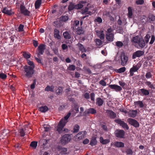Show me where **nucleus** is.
Returning <instances> with one entry per match:
<instances>
[{"instance_id": "f257e3e1", "label": "nucleus", "mask_w": 155, "mask_h": 155, "mask_svg": "<svg viewBox=\"0 0 155 155\" xmlns=\"http://www.w3.org/2000/svg\"><path fill=\"white\" fill-rule=\"evenodd\" d=\"M79 111L78 106V105L75 104L74 105L73 109L70 110V112L64 117V118L60 120L57 126L55 127V130L59 133H61L63 131L64 127L68 122V120L70 117L71 114L75 115L76 113H78Z\"/></svg>"}, {"instance_id": "f03ea898", "label": "nucleus", "mask_w": 155, "mask_h": 155, "mask_svg": "<svg viewBox=\"0 0 155 155\" xmlns=\"http://www.w3.org/2000/svg\"><path fill=\"white\" fill-rule=\"evenodd\" d=\"M34 67L33 66H25L24 67L25 75L26 77L30 78L32 77L34 73Z\"/></svg>"}, {"instance_id": "7ed1b4c3", "label": "nucleus", "mask_w": 155, "mask_h": 155, "mask_svg": "<svg viewBox=\"0 0 155 155\" xmlns=\"http://www.w3.org/2000/svg\"><path fill=\"white\" fill-rule=\"evenodd\" d=\"M87 133L85 131H82L79 132L74 137L76 141H79L84 138L86 135Z\"/></svg>"}, {"instance_id": "20e7f679", "label": "nucleus", "mask_w": 155, "mask_h": 155, "mask_svg": "<svg viewBox=\"0 0 155 155\" xmlns=\"http://www.w3.org/2000/svg\"><path fill=\"white\" fill-rule=\"evenodd\" d=\"M71 140V137L69 135L65 134L62 137L61 142L63 144L65 145L70 142Z\"/></svg>"}, {"instance_id": "39448f33", "label": "nucleus", "mask_w": 155, "mask_h": 155, "mask_svg": "<svg viewBox=\"0 0 155 155\" xmlns=\"http://www.w3.org/2000/svg\"><path fill=\"white\" fill-rule=\"evenodd\" d=\"M129 123L135 127H138L139 126V123L135 120L129 118L127 120Z\"/></svg>"}, {"instance_id": "423d86ee", "label": "nucleus", "mask_w": 155, "mask_h": 155, "mask_svg": "<svg viewBox=\"0 0 155 155\" xmlns=\"http://www.w3.org/2000/svg\"><path fill=\"white\" fill-rule=\"evenodd\" d=\"M116 122L120 124V126L126 130H128L129 127L127 124L120 119L116 120H115Z\"/></svg>"}, {"instance_id": "0eeeda50", "label": "nucleus", "mask_w": 155, "mask_h": 155, "mask_svg": "<svg viewBox=\"0 0 155 155\" xmlns=\"http://www.w3.org/2000/svg\"><path fill=\"white\" fill-rule=\"evenodd\" d=\"M115 134L117 137L123 138L124 136L125 132L123 130H117L115 131Z\"/></svg>"}, {"instance_id": "6e6552de", "label": "nucleus", "mask_w": 155, "mask_h": 155, "mask_svg": "<svg viewBox=\"0 0 155 155\" xmlns=\"http://www.w3.org/2000/svg\"><path fill=\"white\" fill-rule=\"evenodd\" d=\"M21 13L25 16H29L30 12L26 9L25 6L22 5H21L20 6Z\"/></svg>"}, {"instance_id": "1a4fd4ad", "label": "nucleus", "mask_w": 155, "mask_h": 155, "mask_svg": "<svg viewBox=\"0 0 155 155\" xmlns=\"http://www.w3.org/2000/svg\"><path fill=\"white\" fill-rule=\"evenodd\" d=\"M45 45L44 44H41L38 47V56L42 55L45 49Z\"/></svg>"}, {"instance_id": "9d476101", "label": "nucleus", "mask_w": 155, "mask_h": 155, "mask_svg": "<svg viewBox=\"0 0 155 155\" xmlns=\"http://www.w3.org/2000/svg\"><path fill=\"white\" fill-rule=\"evenodd\" d=\"M106 113L107 114L108 116L111 119H114L116 117V114L111 110H106Z\"/></svg>"}, {"instance_id": "9b49d317", "label": "nucleus", "mask_w": 155, "mask_h": 155, "mask_svg": "<svg viewBox=\"0 0 155 155\" xmlns=\"http://www.w3.org/2000/svg\"><path fill=\"white\" fill-rule=\"evenodd\" d=\"M121 59V64L123 66H125L127 63L128 61V58L124 54H122L120 56Z\"/></svg>"}, {"instance_id": "f8f14e48", "label": "nucleus", "mask_w": 155, "mask_h": 155, "mask_svg": "<svg viewBox=\"0 0 155 155\" xmlns=\"http://www.w3.org/2000/svg\"><path fill=\"white\" fill-rule=\"evenodd\" d=\"M144 54V52L142 51H137L134 52L133 54L132 57L133 59H135L137 57H140L141 56L143 55Z\"/></svg>"}, {"instance_id": "ddd939ff", "label": "nucleus", "mask_w": 155, "mask_h": 155, "mask_svg": "<svg viewBox=\"0 0 155 155\" xmlns=\"http://www.w3.org/2000/svg\"><path fill=\"white\" fill-rule=\"evenodd\" d=\"M58 151L59 152V154L61 155L67 154L68 150L67 148L62 147L59 146L58 147Z\"/></svg>"}, {"instance_id": "4468645a", "label": "nucleus", "mask_w": 155, "mask_h": 155, "mask_svg": "<svg viewBox=\"0 0 155 155\" xmlns=\"http://www.w3.org/2000/svg\"><path fill=\"white\" fill-rule=\"evenodd\" d=\"M109 87L112 89L116 91H119L122 90V88L120 86L116 84L110 85Z\"/></svg>"}, {"instance_id": "2eb2a0df", "label": "nucleus", "mask_w": 155, "mask_h": 155, "mask_svg": "<svg viewBox=\"0 0 155 155\" xmlns=\"http://www.w3.org/2000/svg\"><path fill=\"white\" fill-rule=\"evenodd\" d=\"M137 112V110H130L128 111V114L129 117L134 118L136 116Z\"/></svg>"}, {"instance_id": "dca6fc26", "label": "nucleus", "mask_w": 155, "mask_h": 155, "mask_svg": "<svg viewBox=\"0 0 155 155\" xmlns=\"http://www.w3.org/2000/svg\"><path fill=\"white\" fill-rule=\"evenodd\" d=\"M2 12L8 15H11L14 14L11 9L8 10L7 8H5L2 10Z\"/></svg>"}, {"instance_id": "f3484780", "label": "nucleus", "mask_w": 155, "mask_h": 155, "mask_svg": "<svg viewBox=\"0 0 155 155\" xmlns=\"http://www.w3.org/2000/svg\"><path fill=\"white\" fill-rule=\"evenodd\" d=\"M81 13L83 15L89 14L90 15H91L92 14L91 11L89 10L88 8L87 7H85L83 8L82 10Z\"/></svg>"}, {"instance_id": "a211bd4d", "label": "nucleus", "mask_w": 155, "mask_h": 155, "mask_svg": "<svg viewBox=\"0 0 155 155\" xmlns=\"http://www.w3.org/2000/svg\"><path fill=\"white\" fill-rule=\"evenodd\" d=\"M114 34H111L106 35V38L109 41H114Z\"/></svg>"}, {"instance_id": "6ab92c4d", "label": "nucleus", "mask_w": 155, "mask_h": 155, "mask_svg": "<svg viewBox=\"0 0 155 155\" xmlns=\"http://www.w3.org/2000/svg\"><path fill=\"white\" fill-rule=\"evenodd\" d=\"M96 34L98 37L101 39L103 40L104 38V34L103 31H96Z\"/></svg>"}, {"instance_id": "aec40b11", "label": "nucleus", "mask_w": 155, "mask_h": 155, "mask_svg": "<svg viewBox=\"0 0 155 155\" xmlns=\"http://www.w3.org/2000/svg\"><path fill=\"white\" fill-rule=\"evenodd\" d=\"M84 113L86 114H94L96 113V110L94 108H90L85 110Z\"/></svg>"}, {"instance_id": "412c9836", "label": "nucleus", "mask_w": 155, "mask_h": 155, "mask_svg": "<svg viewBox=\"0 0 155 155\" xmlns=\"http://www.w3.org/2000/svg\"><path fill=\"white\" fill-rule=\"evenodd\" d=\"M140 91L142 93V94H140L141 95H148L149 94V91L148 90L144 89L142 88L139 89L138 91V92H140Z\"/></svg>"}, {"instance_id": "4be33fe9", "label": "nucleus", "mask_w": 155, "mask_h": 155, "mask_svg": "<svg viewBox=\"0 0 155 155\" xmlns=\"http://www.w3.org/2000/svg\"><path fill=\"white\" fill-rule=\"evenodd\" d=\"M100 141L103 144H105L109 143L110 140L108 139H104L103 137H101L100 138Z\"/></svg>"}, {"instance_id": "5701e85b", "label": "nucleus", "mask_w": 155, "mask_h": 155, "mask_svg": "<svg viewBox=\"0 0 155 155\" xmlns=\"http://www.w3.org/2000/svg\"><path fill=\"white\" fill-rule=\"evenodd\" d=\"M97 143V141L96 140V137H93L91 140L90 144L92 146L95 145Z\"/></svg>"}, {"instance_id": "b1692460", "label": "nucleus", "mask_w": 155, "mask_h": 155, "mask_svg": "<svg viewBox=\"0 0 155 155\" xmlns=\"http://www.w3.org/2000/svg\"><path fill=\"white\" fill-rule=\"evenodd\" d=\"M59 31L58 30L55 29L54 30V38L58 39H61V36L59 34Z\"/></svg>"}, {"instance_id": "393cba45", "label": "nucleus", "mask_w": 155, "mask_h": 155, "mask_svg": "<svg viewBox=\"0 0 155 155\" xmlns=\"http://www.w3.org/2000/svg\"><path fill=\"white\" fill-rule=\"evenodd\" d=\"M42 3V0H37L35 3V8L36 9H38L39 8Z\"/></svg>"}, {"instance_id": "a878e982", "label": "nucleus", "mask_w": 155, "mask_h": 155, "mask_svg": "<svg viewBox=\"0 0 155 155\" xmlns=\"http://www.w3.org/2000/svg\"><path fill=\"white\" fill-rule=\"evenodd\" d=\"M115 146L117 147H124V143L121 142H115L114 143Z\"/></svg>"}, {"instance_id": "bb28decb", "label": "nucleus", "mask_w": 155, "mask_h": 155, "mask_svg": "<svg viewBox=\"0 0 155 155\" xmlns=\"http://www.w3.org/2000/svg\"><path fill=\"white\" fill-rule=\"evenodd\" d=\"M140 65L139 64H137V65H134L133 67L130 68V70L134 72H136L140 68Z\"/></svg>"}, {"instance_id": "cd10ccee", "label": "nucleus", "mask_w": 155, "mask_h": 155, "mask_svg": "<svg viewBox=\"0 0 155 155\" xmlns=\"http://www.w3.org/2000/svg\"><path fill=\"white\" fill-rule=\"evenodd\" d=\"M134 104L135 105L139 106V107L140 108H142L144 106V104L142 101H136L134 102Z\"/></svg>"}, {"instance_id": "c85d7f7f", "label": "nucleus", "mask_w": 155, "mask_h": 155, "mask_svg": "<svg viewBox=\"0 0 155 155\" xmlns=\"http://www.w3.org/2000/svg\"><path fill=\"white\" fill-rule=\"evenodd\" d=\"M139 46L140 48H143L145 45L144 40L142 38H140L138 43Z\"/></svg>"}, {"instance_id": "c756f323", "label": "nucleus", "mask_w": 155, "mask_h": 155, "mask_svg": "<svg viewBox=\"0 0 155 155\" xmlns=\"http://www.w3.org/2000/svg\"><path fill=\"white\" fill-rule=\"evenodd\" d=\"M77 46L79 49L82 52H85L86 51V50L84 47L83 46L81 43H78L77 45Z\"/></svg>"}, {"instance_id": "7c9ffc66", "label": "nucleus", "mask_w": 155, "mask_h": 155, "mask_svg": "<svg viewBox=\"0 0 155 155\" xmlns=\"http://www.w3.org/2000/svg\"><path fill=\"white\" fill-rule=\"evenodd\" d=\"M96 104L98 105L99 106H101L103 104V100L100 97L97 98L96 99Z\"/></svg>"}, {"instance_id": "2f4dec72", "label": "nucleus", "mask_w": 155, "mask_h": 155, "mask_svg": "<svg viewBox=\"0 0 155 155\" xmlns=\"http://www.w3.org/2000/svg\"><path fill=\"white\" fill-rule=\"evenodd\" d=\"M48 108L46 106H41L39 108V110L42 112H45L48 110Z\"/></svg>"}, {"instance_id": "473e14b6", "label": "nucleus", "mask_w": 155, "mask_h": 155, "mask_svg": "<svg viewBox=\"0 0 155 155\" xmlns=\"http://www.w3.org/2000/svg\"><path fill=\"white\" fill-rule=\"evenodd\" d=\"M148 18L149 21L150 23H151L154 21L155 20V16L153 15H150L149 16Z\"/></svg>"}, {"instance_id": "72a5a7b5", "label": "nucleus", "mask_w": 155, "mask_h": 155, "mask_svg": "<svg viewBox=\"0 0 155 155\" xmlns=\"http://www.w3.org/2000/svg\"><path fill=\"white\" fill-rule=\"evenodd\" d=\"M54 87L53 86H48L45 89V91H50L53 92L54 91Z\"/></svg>"}, {"instance_id": "f704fd0d", "label": "nucleus", "mask_w": 155, "mask_h": 155, "mask_svg": "<svg viewBox=\"0 0 155 155\" xmlns=\"http://www.w3.org/2000/svg\"><path fill=\"white\" fill-rule=\"evenodd\" d=\"M63 35L64 38L67 39H69L71 38L70 35L67 31L64 32Z\"/></svg>"}, {"instance_id": "c9c22d12", "label": "nucleus", "mask_w": 155, "mask_h": 155, "mask_svg": "<svg viewBox=\"0 0 155 155\" xmlns=\"http://www.w3.org/2000/svg\"><path fill=\"white\" fill-rule=\"evenodd\" d=\"M133 15L132 9L131 7H129L128 8V16L130 18H132Z\"/></svg>"}, {"instance_id": "e433bc0d", "label": "nucleus", "mask_w": 155, "mask_h": 155, "mask_svg": "<svg viewBox=\"0 0 155 155\" xmlns=\"http://www.w3.org/2000/svg\"><path fill=\"white\" fill-rule=\"evenodd\" d=\"M38 142L36 141L32 142L30 144V146L34 149H36L37 146Z\"/></svg>"}, {"instance_id": "4c0bfd02", "label": "nucleus", "mask_w": 155, "mask_h": 155, "mask_svg": "<svg viewBox=\"0 0 155 155\" xmlns=\"http://www.w3.org/2000/svg\"><path fill=\"white\" fill-rule=\"evenodd\" d=\"M146 84L151 89H155V85L151 84L150 81H147L146 82Z\"/></svg>"}, {"instance_id": "58836bf2", "label": "nucleus", "mask_w": 155, "mask_h": 155, "mask_svg": "<svg viewBox=\"0 0 155 155\" xmlns=\"http://www.w3.org/2000/svg\"><path fill=\"white\" fill-rule=\"evenodd\" d=\"M140 39L138 36H136L133 38L132 41L135 43H138Z\"/></svg>"}, {"instance_id": "ea45409f", "label": "nucleus", "mask_w": 155, "mask_h": 155, "mask_svg": "<svg viewBox=\"0 0 155 155\" xmlns=\"http://www.w3.org/2000/svg\"><path fill=\"white\" fill-rule=\"evenodd\" d=\"M75 5L72 3H71L68 7V10L71 11L74 9H75Z\"/></svg>"}, {"instance_id": "a19ab883", "label": "nucleus", "mask_w": 155, "mask_h": 155, "mask_svg": "<svg viewBox=\"0 0 155 155\" xmlns=\"http://www.w3.org/2000/svg\"><path fill=\"white\" fill-rule=\"evenodd\" d=\"M63 88L61 87H59L56 90V92L57 94L60 95L61 94L63 91Z\"/></svg>"}, {"instance_id": "79ce46f5", "label": "nucleus", "mask_w": 155, "mask_h": 155, "mask_svg": "<svg viewBox=\"0 0 155 155\" xmlns=\"http://www.w3.org/2000/svg\"><path fill=\"white\" fill-rule=\"evenodd\" d=\"M7 76L5 74L2 73H1V80L2 79L4 81L7 78ZM1 82L3 83L2 81L1 80Z\"/></svg>"}, {"instance_id": "37998d69", "label": "nucleus", "mask_w": 155, "mask_h": 155, "mask_svg": "<svg viewBox=\"0 0 155 155\" xmlns=\"http://www.w3.org/2000/svg\"><path fill=\"white\" fill-rule=\"evenodd\" d=\"M114 30L110 27L107 29L106 31V34H114L113 32Z\"/></svg>"}, {"instance_id": "c03bdc74", "label": "nucleus", "mask_w": 155, "mask_h": 155, "mask_svg": "<svg viewBox=\"0 0 155 155\" xmlns=\"http://www.w3.org/2000/svg\"><path fill=\"white\" fill-rule=\"evenodd\" d=\"M68 17L67 16H63L60 18V20L63 22H65L68 20Z\"/></svg>"}, {"instance_id": "a18cd8bd", "label": "nucleus", "mask_w": 155, "mask_h": 155, "mask_svg": "<svg viewBox=\"0 0 155 155\" xmlns=\"http://www.w3.org/2000/svg\"><path fill=\"white\" fill-rule=\"evenodd\" d=\"M43 127L45 129V131H48L51 129L50 126L48 124H44L43 125Z\"/></svg>"}, {"instance_id": "49530a36", "label": "nucleus", "mask_w": 155, "mask_h": 155, "mask_svg": "<svg viewBox=\"0 0 155 155\" xmlns=\"http://www.w3.org/2000/svg\"><path fill=\"white\" fill-rule=\"evenodd\" d=\"M75 5V9H80L83 7V5L81 3H78Z\"/></svg>"}, {"instance_id": "de8ad7c7", "label": "nucleus", "mask_w": 155, "mask_h": 155, "mask_svg": "<svg viewBox=\"0 0 155 155\" xmlns=\"http://www.w3.org/2000/svg\"><path fill=\"white\" fill-rule=\"evenodd\" d=\"M96 45L98 46L101 45L102 44V42L99 39H96L95 40Z\"/></svg>"}, {"instance_id": "09e8293b", "label": "nucleus", "mask_w": 155, "mask_h": 155, "mask_svg": "<svg viewBox=\"0 0 155 155\" xmlns=\"http://www.w3.org/2000/svg\"><path fill=\"white\" fill-rule=\"evenodd\" d=\"M18 132L19 133L20 135L21 136L23 137L25 135V133L24 130L23 129H19L18 130Z\"/></svg>"}, {"instance_id": "8fccbe9b", "label": "nucleus", "mask_w": 155, "mask_h": 155, "mask_svg": "<svg viewBox=\"0 0 155 155\" xmlns=\"http://www.w3.org/2000/svg\"><path fill=\"white\" fill-rule=\"evenodd\" d=\"M77 30L76 31V33L78 35H81L83 33V31L82 29L80 28H77Z\"/></svg>"}, {"instance_id": "3c124183", "label": "nucleus", "mask_w": 155, "mask_h": 155, "mask_svg": "<svg viewBox=\"0 0 155 155\" xmlns=\"http://www.w3.org/2000/svg\"><path fill=\"white\" fill-rule=\"evenodd\" d=\"M79 127L78 125H76L74 127V133H76L78 132V130H79Z\"/></svg>"}, {"instance_id": "603ef678", "label": "nucleus", "mask_w": 155, "mask_h": 155, "mask_svg": "<svg viewBox=\"0 0 155 155\" xmlns=\"http://www.w3.org/2000/svg\"><path fill=\"white\" fill-rule=\"evenodd\" d=\"M95 22H98V23H101L102 22V18L100 17H97L95 20Z\"/></svg>"}, {"instance_id": "864d4df0", "label": "nucleus", "mask_w": 155, "mask_h": 155, "mask_svg": "<svg viewBox=\"0 0 155 155\" xmlns=\"http://www.w3.org/2000/svg\"><path fill=\"white\" fill-rule=\"evenodd\" d=\"M65 92L66 94L68 96H70V94L71 93V89L69 88H68L65 89Z\"/></svg>"}, {"instance_id": "5fc2aeb1", "label": "nucleus", "mask_w": 155, "mask_h": 155, "mask_svg": "<svg viewBox=\"0 0 155 155\" xmlns=\"http://www.w3.org/2000/svg\"><path fill=\"white\" fill-rule=\"evenodd\" d=\"M126 70V68L125 67L121 68L117 70L118 72L119 73H121L124 72Z\"/></svg>"}, {"instance_id": "6e6d98bb", "label": "nucleus", "mask_w": 155, "mask_h": 155, "mask_svg": "<svg viewBox=\"0 0 155 155\" xmlns=\"http://www.w3.org/2000/svg\"><path fill=\"white\" fill-rule=\"evenodd\" d=\"M68 69L70 71H74L75 70V66L73 65H70L68 67Z\"/></svg>"}, {"instance_id": "4d7b16f0", "label": "nucleus", "mask_w": 155, "mask_h": 155, "mask_svg": "<svg viewBox=\"0 0 155 155\" xmlns=\"http://www.w3.org/2000/svg\"><path fill=\"white\" fill-rule=\"evenodd\" d=\"M145 77L149 79L152 78V75L150 72H148L146 74Z\"/></svg>"}, {"instance_id": "13d9d810", "label": "nucleus", "mask_w": 155, "mask_h": 155, "mask_svg": "<svg viewBox=\"0 0 155 155\" xmlns=\"http://www.w3.org/2000/svg\"><path fill=\"white\" fill-rule=\"evenodd\" d=\"M24 26L22 24H20L18 28V30L19 32L23 31H24Z\"/></svg>"}, {"instance_id": "bf43d9fd", "label": "nucleus", "mask_w": 155, "mask_h": 155, "mask_svg": "<svg viewBox=\"0 0 155 155\" xmlns=\"http://www.w3.org/2000/svg\"><path fill=\"white\" fill-rule=\"evenodd\" d=\"M24 57L27 59L29 58L30 57V54L26 53H24L23 54Z\"/></svg>"}, {"instance_id": "052dcab7", "label": "nucleus", "mask_w": 155, "mask_h": 155, "mask_svg": "<svg viewBox=\"0 0 155 155\" xmlns=\"http://www.w3.org/2000/svg\"><path fill=\"white\" fill-rule=\"evenodd\" d=\"M136 2L137 5H142L144 3V1L143 0H137Z\"/></svg>"}, {"instance_id": "680f3d73", "label": "nucleus", "mask_w": 155, "mask_h": 155, "mask_svg": "<svg viewBox=\"0 0 155 155\" xmlns=\"http://www.w3.org/2000/svg\"><path fill=\"white\" fill-rule=\"evenodd\" d=\"M150 37V35L148 34H147L145 36V39L146 43L148 42Z\"/></svg>"}, {"instance_id": "e2e57ef3", "label": "nucleus", "mask_w": 155, "mask_h": 155, "mask_svg": "<svg viewBox=\"0 0 155 155\" xmlns=\"http://www.w3.org/2000/svg\"><path fill=\"white\" fill-rule=\"evenodd\" d=\"M127 154L132 155L133 153V151L130 149H127L126 151Z\"/></svg>"}, {"instance_id": "0e129e2a", "label": "nucleus", "mask_w": 155, "mask_h": 155, "mask_svg": "<svg viewBox=\"0 0 155 155\" xmlns=\"http://www.w3.org/2000/svg\"><path fill=\"white\" fill-rule=\"evenodd\" d=\"M99 84L103 86L106 85V83L104 80H101L99 81Z\"/></svg>"}, {"instance_id": "69168bd1", "label": "nucleus", "mask_w": 155, "mask_h": 155, "mask_svg": "<svg viewBox=\"0 0 155 155\" xmlns=\"http://www.w3.org/2000/svg\"><path fill=\"white\" fill-rule=\"evenodd\" d=\"M116 45L117 47H121L122 46L123 44L121 41H118L116 43Z\"/></svg>"}, {"instance_id": "338daca9", "label": "nucleus", "mask_w": 155, "mask_h": 155, "mask_svg": "<svg viewBox=\"0 0 155 155\" xmlns=\"http://www.w3.org/2000/svg\"><path fill=\"white\" fill-rule=\"evenodd\" d=\"M155 37L154 35H152L151 36V39L149 43L150 44H152L155 41Z\"/></svg>"}, {"instance_id": "774afa93", "label": "nucleus", "mask_w": 155, "mask_h": 155, "mask_svg": "<svg viewBox=\"0 0 155 155\" xmlns=\"http://www.w3.org/2000/svg\"><path fill=\"white\" fill-rule=\"evenodd\" d=\"M54 23L57 27H58L60 26V21H54Z\"/></svg>"}]
</instances>
